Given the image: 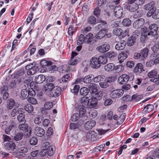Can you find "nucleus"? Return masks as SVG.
Returning <instances> with one entry per match:
<instances>
[{
	"label": "nucleus",
	"mask_w": 159,
	"mask_h": 159,
	"mask_svg": "<svg viewBox=\"0 0 159 159\" xmlns=\"http://www.w3.org/2000/svg\"><path fill=\"white\" fill-rule=\"evenodd\" d=\"M144 2V0H128L127 9L131 12L135 11L139 8V5L143 4Z\"/></svg>",
	"instance_id": "f257e3e1"
},
{
	"label": "nucleus",
	"mask_w": 159,
	"mask_h": 159,
	"mask_svg": "<svg viewBox=\"0 0 159 159\" xmlns=\"http://www.w3.org/2000/svg\"><path fill=\"white\" fill-rule=\"evenodd\" d=\"M143 29L144 31V35L154 36L156 35L157 33L158 30L157 25L155 24H153L150 25L148 27V31H147V29L146 28H143Z\"/></svg>",
	"instance_id": "f03ea898"
},
{
	"label": "nucleus",
	"mask_w": 159,
	"mask_h": 159,
	"mask_svg": "<svg viewBox=\"0 0 159 159\" xmlns=\"http://www.w3.org/2000/svg\"><path fill=\"white\" fill-rule=\"evenodd\" d=\"M134 78V76L133 75L129 77L128 75L126 74H123L119 77L118 82L120 84H124L127 83L129 80H131Z\"/></svg>",
	"instance_id": "7ed1b4c3"
},
{
	"label": "nucleus",
	"mask_w": 159,
	"mask_h": 159,
	"mask_svg": "<svg viewBox=\"0 0 159 159\" xmlns=\"http://www.w3.org/2000/svg\"><path fill=\"white\" fill-rule=\"evenodd\" d=\"M124 91L122 89H117L112 91L110 94V97L112 98H118L121 97L124 94Z\"/></svg>",
	"instance_id": "20e7f679"
},
{
	"label": "nucleus",
	"mask_w": 159,
	"mask_h": 159,
	"mask_svg": "<svg viewBox=\"0 0 159 159\" xmlns=\"http://www.w3.org/2000/svg\"><path fill=\"white\" fill-rule=\"evenodd\" d=\"M157 71L156 69H153L149 72L148 75L149 78L152 79L151 81L153 82H156L159 80V75H157Z\"/></svg>",
	"instance_id": "39448f33"
},
{
	"label": "nucleus",
	"mask_w": 159,
	"mask_h": 159,
	"mask_svg": "<svg viewBox=\"0 0 159 159\" xmlns=\"http://www.w3.org/2000/svg\"><path fill=\"white\" fill-rule=\"evenodd\" d=\"M90 66L93 68L98 69L101 66L98 58L96 57H92L90 60Z\"/></svg>",
	"instance_id": "423d86ee"
},
{
	"label": "nucleus",
	"mask_w": 159,
	"mask_h": 159,
	"mask_svg": "<svg viewBox=\"0 0 159 159\" xmlns=\"http://www.w3.org/2000/svg\"><path fill=\"white\" fill-rule=\"evenodd\" d=\"M147 16L150 17L152 16V18L154 19L159 18V9L154 11L153 8L151 9L147 14Z\"/></svg>",
	"instance_id": "0eeeda50"
},
{
	"label": "nucleus",
	"mask_w": 159,
	"mask_h": 159,
	"mask_svg": "<svg viewBox=\"0 0 159 159\" xmlns=\"http://www.w3.org/2000/svg\"><path fill=\"white\" fill-rule=\"evenodd\" d=\"M61 88L58 86L54 87L53 89L50 92V95L51 96L56 97L58 96L61 93Z\"/></svg>",
	"instance_id": "6e6552de"
},
{
	"label": "nucleus",
	"mask_w": 159,
	"mask_h": 159,
	"mask_svg": "<svg viewBox=\"0 0 159 159\" xmlns=\"http://www.w3.org/2000/svg\"><path fill=\"white\" fill-rule=\"evenodd\" d=\"M114 13L115 16L118 18H120L121 17L123 14V9L122 7L118 6L115 7Z\"/></svg>",
	"instance_id": "1a4fd4ad"
},
{
	"label": "nucleus",
	"mask_w": 159,
	"mask_h": 159,
	"mask_svg": "<svg viewBox=\"0 0 159 159\" xmlns=\"http://www.w3.org/2000/svg\"><path fill=\"white\" fill-rule=\"evenodd\" d=\"M35 134L38 137H42L45 134L44 129L40 127L37 126L35 127L34 129Z\"/></svg>",
	"instance_id": "9d476101"
},
{
	"label": "nucleus",
	"mask_w": 159,
	"mask_h": 159,
	"mask_svg": "<svg viewBox=\"0 0 159 159\" xmlns=\"http://www.w3.org/2000/svg\"><path fill=\"white\" fill-rule=\"evenodd\" d=\"M145 20L144 19L141 18L135 20L133 23V26L135 29L141 28L144 24Z\"/></svg>",
	"instance_id": "9b49d317"
},
{
	"label": "nucleus",
	"mask_w": 159,
	"mask_h": 159,
	"mask_svg": "<svg viewBox=\"0 0 159 159\" xmlns=\"http://www.w3.org/2000/svg\"><path fill=\"white\" fill-rule=\"evenodd\" d=\"M110 48V47L108 44H104L98 47L96 49L99 52L104 53L108 51Z\"/></svg>",
	"instance_id": "f8f14e48"
},
{
	"label": "nucleus",
	"mask_w": 159,
	"mask_h": 159,
	"mask_svg": "<svg viewBox=\"0 0 159 159\" xmlns=\"http://www.w3.org/2000/svg\"><path fill=\"white\" fill-rule=\"evenodd\" d=\"M18 128L19 129L21 130L28 132L26 134V135L27 137H29L30 135L31 134V130L30 129L29 130V129H28V126L27 124H20L18 126Z\"/></svg>",
	"instance_id": "ddd939ff"
},
{
	"label": "nucleus",
	"mask_w": 159,
	"mask_h": 159,
	"mask_svg": "<svg viewBox=\"0 0 159 159\" xmlns=\"http://www.w3.org/2000/svg\"><path fill=\"white\" fill-rule=\"evenodd\" d=\"M16 145L12 141L6 143L4 145V148L6 150H14L16 148Z\"/></svg>",
	"instance_id": "4468645a"
},
{
	"label": "nucleus",
	"mask_w": 159,
	"mask_h": 159,
	"mask_svg": "<svg viewBox=\"0 0 159 159\" xmlns=\"http://www.w3.org/2000/svg\"><path fill=\"white\" fill-rule=\"evenodd\" d=\"M96 125V122L94 120H89L87 121L84 124V127L89 129H92Z\"/></svg>",
	"instance_id": "2eb2a0df"
},
{
	"label": "nucleus",
	"mask_w": 159,
	"mask_h": 159,
	"mask_svg": "<svg viewBox=\"0 0 159 159\" xmlns=\"http://www.w3.org/2000/svg\"><path fill=\"white\" fill-rule=\"evenodd\" d=\"M126 44L125 41H121L118 42L115 46V49L118 50H121L124 49Z\"/></svg>",
	"instance_id": "dca6fc26"
},
{
	"label": "nucleus",
	"mask_w": 159,
	"mask_h": 159,
	"mask_svg": "<svg viewBox=\"0 0 159 159\" xmlns=\"http://www.w3.org/2000/svg\"><path fill=\"white\" fill-rule=\"evenodd\" d=\"M93 34L89 33L87 34L85 37V42L88 44H92L94 43V42L93 39Z\"/></svg>",
	"instance_id": "f3484780"
},
{
	"label": "nucleus",
	"mask_w": 159,
	"mask_h": 159,
	"mask_svg": "<svg viewBox=\"0 0 159 159\" xmlns=\"http://www.w3.org/2000/svg\"><path fill=\"white\" fill-rule=\"evenodd\" d=\"M107 31L105 29V30H101L95 35L96 38L98 39H102L105 37L107 34Z\"/></svg>",
	"instance_id": "a211bd4d"
},
{
	"label": "nucleus",
	"mask_w": 159,
	"mask_h": 159,
	"mask_svg": "<svg viewBox=\"0 0 159 159\" xmlns=\"http://www.w3.org/2000/svg\"><path fill=\"white\" fill-rule=\"evenodd\" d=\"M97 100L95 98L92 97V98L89 99L88 106L90 107L94 108L97 106Z\"/></svg>",
	"instance_id": "6ab92c4d"
},
{
	"label": "nucleus",
	"mask_w": 159,
	"mask_h": 159,
	"mask_svg": "<svg viewBox=\"0 0 159 159\" xmlns=\"http://www.w3.org/2000/svg\"><path fill=\"white\" fill-rule=\"evenodd\" d=\"M85 136L86 140H94L95 139V135L93 131H91L87 132Z\"/></svg>",
	"instance_id": "aec40b11"
},
{
	"label": "nucleus",
	"mask_w": 159,
	"mask_h": 159,
	"mask_svg": "<svg viewBox=\"0 0 159 159\" xmlns=\"http://www.w3.org/2000/svg\"><path fill=\"white\" fill-rule=\"evenodd\" d=\"M45 76L43 75H40L36 76L35 80L37 84H41L43 83L45 80Z\"/></svg>",
	"instance_id": "412c9836"
},
{
	"label": "nucleus",
	"mask_w": 159,
	"mask_h": 159,
	"mask_svg": "<svg viewBox=\"0 0 159 159\" xmlns=\"http://www.w3.org/2000/svg\"><path fill=\"white\" fill-rule=\"evenodd\" d=\"M97 112L94 110L90 111L86 115L87 117L90 119L95 118L97 116Z\"/></svg>",
	"instance_id": "4be33fe9"
},
{
	"label": "nucleus",
	"mask_w": 159,
	"mask_h": 159,
	"mask_svg": "<svg viewBox=\"0 0 159 159\" xmlns=\"http://www.w3.org/2000/svg\"><path fill=\"white\" fill-rule=\"evenodd\" d=\"M115 68V65L112 63H110L106 65L104 67V69L108 72L113 71Z\"/></svg>",
	"instance_id": "5701e85b"
},
{
	"label": "nucleus",
	"mask_w": 159,
	"mask_h": 159,
	"mask_svg": "<svg viewBox=\"0 0 159 159\" xmlns=\"http://www.w3.org/2000/svg\"><path fill=\"white\" fill-rule=\"evenodd\" d=\"M91 96L95 98L97 100H99L102 98V92L100 91H97L96 92L92 93Z\"/></svg>",
	"instance_id": "b1692460"
},
{
	"label": "nucleus",
	"mask_w": 159,
	"mask_h": 159,
	"mask_svg": "<svg viewBox=\"0 0 159 159\" xmlns=\"http://www.w3.org/2000/svg\"><path fill=\"white\" fill-rule=\"evenodd\" d=\"M149 49L147 48H145L141 50V59H143L146 58L148 55Z\"/></svg>",
	"instance_id": "393cba45"
},
{
	"label": "nucleus",
	"mask_w": 159,
	"mask_h": 159,
	"mask_svg": "<svg viewBox=\"0 0 159 159\" xmlns=\"http://www.w3.org/2000/svg\"><path fill=\"white\" fill-rule=\"evenodd\" d=\"M127 57V54L125 53L121 52L120 53L118 57V60L120 63H121L123 62Z\"/></svg>",
	"instance_id": "a878e982"
},
{
	"label": "nucleus",
	"mask_w": 159,
	"mask_h": 159,
	"mask_svg": "<svg viewBox=\"0 0 159 159\" xmlns=\"http://www.w3.org/2000/svg\"><path fill=\"white\" fill-rule=\"evenodd\" d=\"M143 69L142 64L141 63H139L134 69V72L136 73H140L143 71Z\"/></svg>",
	"instance_id": "bb28decb"
},
{
	"label": "nucleus",
	"mask_w": 159,
	"mask_h": 159,
	"mask_svg": "<svg viewBox=\"0 0 159 159\" xmlns=\"http://www.w3.org/2000/svg\"><path fill=\"white\" fill-rule=\"evenodd\" d=\"M54 87L53 84L52 83L47 84L43 86V90L45 91H51Z\"/></svg>",
	"instance_id": "cd10ccee"
},
{
	"label": "nucleus",
	"mask_w": 159,
	"mask_h": 159,
	"mask_svg": "<svg viewBox=\"0 0 159 159\" xmlns=\"http://www.w3.org/2000/svg\"><path fill=\"white\" fill-rule=\"evenodd\" d=\"M15 102L13 99H10L8 100L7 102V108L8 110H10L15 105Z\"/></svg>",
	"instance_id": "c85d7f7f"
},
{
	"label": "nucleus",
	"mask_w": 159,
	"mask_h": 159,
	"mask_svg": "<svg viewBox=\"0 0 159 159\" xmlns=\"http://www.w3.org/2000/svg\"><path fill=\"white\" fill-rule=\"evenodd\" d=\"M89 98L88 97H82L80 102L83 105L88 106L89 105Z\"/></svg>",
	"instance_id": "c756f323"
},
{
	"label": "nucleus",
	"mask_w": 159,
	"mask_h": 159,
	"mask_svg": "<svg viewBox=\"0 0 159 159\" xmlns=\"http://www.w3.org/2000/svg\"><path fill=\"white\" fill-rule=\"evenodd\" d=\"M155 3L154 1H152L146 4L144 7V9L148 10L151 8V9L153 8Z\"/></svg>",
	"instance_id": "7c9ffc66"
},
{
	"label": "nucleus",
	"mask_w": 159,
	"mask_h": 159,
	"mask_svg": "<svg viewBox=\"0 0 159 159\" xmlns=\"http://www.w3.org/2000/svg\"><path fill=\"white\" fill-rule=\"evenodd\" d=\"M89 87V89L91 91V94L97 91V85L93 83L90 84Z\"/></svg>",
	"instance_id": "2f4dec72"
},
{
	"label": "nucleus",
	"mask_w": 159,
	"mask_h": 159,
	"mask_svg": "<svg viewBox=\"0 0 159 159\" xmlns=\"http://www.w3.org/2000/svg\"><path fill=\"white\" fill-rule=\"evenodd\" d=\"M98 58L100 65L101 64H104L107 62V59L105 56H100Z\"/></svg>",
	"instance_id": "473e14b6"
},
{
	"label": "nucleus",
	"mask_w": 159,
	"mask_h": 159,
	"mask_svg": "<svg viewBox=\"0 0 159 159\" xmlns=\"http://www.w3.org/2000/svg\"><path fill=\"white\" fill-rule=\"evenodd\" d=\"M20 94L21 97L24 99L26 98L29 95V93L26 89L22 90Z\"/></svg>",
	"instance_id": "72a5a7b5"
},
{
	"label": "nucleus",
	"mask_w": 159,
	"mask_h": 159,
	"mask_svg": "<svg viewBox=\"0 0 159 159\" xmlns=\"http://www.w3.org/2000/svg\"><path fill=\"white\" fill-rule=\"evenodd\" d=\"M15 123L13 121H11L8 127L5 129V132L7 134H9L10 131L14 128Z\"/></svg>",
	"instance_id": "f704fd0d"
},
{
	"label": "nucleus",
	"mask_w": 159,
	"mask_h": 159,
	"mask_svg": "<svg viewBox=\"0 0 159 159\" xmlns=\"http://www.w3.org/2000/svg\"><path fill=\"white\" fill-rule=\"evenodd\" d=\"M79 60V58L71 57L70 60L68 62V64L71 65H75L78 62Z\"/></svg>",
	"instance_id": "c9c22d12"
},
{
	"label": "nucleus",
	"mask_w": 159,
	"mask_h": 159,
	"mask_svg": "<svg viewBox=\"0 0 159 159\" xmlns=\"http://www.w3.org/2000/svg\"><path fill=\"white\" fill-rule=\"evenodd\" d=\"M89 93V90L85 87H83L80 89V93L82 95L86 96Z\"/></svg>",
	"instance_id": "e433bc0d"
},
{
	"label": "nucleus",
	"mask_w": 159,
	"mask_h": 159,
	"mask_svg": "<svg viewBox=\"0 0 159 159\" xmlns=\"http://www.w3.org/2000/svg\"><path fill=\"white\" fill-rule=\"evenodd\" d=\"M136 39L135 37L131 36L129 37L128 39V45L129 46H132L134 44Z\"/></svg>",
	"instance_id": "4c0bfd02"
},
{
	"label": "nucleus",
	"mask_w": 159,
	"mask_h": 159,
	"mask_svg": "<svg viewBox=\"0 0 159 159\" xmlns=\"http://www.w3.org/2000/svg\"><path fill=\"white\" fill-rule=\"evenodd\" d=\"M93 77H94V76L92 74L87 75L83 78V82L86 83H88L91 81L92 78Z\"/></svg>",
	"instance_id": "58836bf2"
},
{
	"label": "nucleus",
	"mask_w": 159,
	"mask_h": 159,
	"mask_svg": "<svg viewBox=\"0 0 159 159\" xmlns=\"http://www.w3.org/2000/svg\"><path fill=\"white\" fill-rule=\"evenodd\" d=\"M154 106L152 104H148L144 107V111L145 112H149L153 110Z\"/></svg>",
	"instance_id": "ea45409f"
},
{
	"label": "nucleus",
	"mask_w": 159,
	"mask_h": 159,
	"mask_svg": "<svg viewBox=\"0 0 159 159\" xmlns=\"http://www.w3.org/2000/svg\"><path fill=\"white\" fill-rule=\"evenodd\" d=\"M84 41H85L84 36L83 34H81L79 37L77 41V44L78 45L82 44Z\"/></svg>",
	"instance_id": "a19ab883"
},
{
	"label": "nucleus",
	"mask_w": 159,
	"mask_h": 159,
	"mask_svg": "<svg viewBox=\"0 0 159 159\" xmlns=\"http://www.w3.org/2000/svg\"><path fill=\"white\" fill-rule=\"evenodd\" d=\"M24 109L26 111L29 113H31L34 110V108L30 104H27L24 107Z\"/></svg>",
	"instance_id": "79ce46f5"
},
{
	"label": "nucleus",
	"mask_w": 159,
	"mask_h": 159,
	"mask_svg": "<svg viewBox=\"0 0 159 159\" xmlns=\"http://www.w3.org/2000/svg\"><path fill=\"white\" fill-rule=\"evenodd\" d=\"M104 76L103 75H99L94 78H92L95 82H98L102 81L104 79Z\"/></svg>",
	"instance_id": "37998d69"
},
{
	"label": "nucleus",
	"mask_w": 159,
	"mask_h": 159,
	"mask_svg": "<svg viewBox=\"0 0 159 159\" xmlns=\"http://www.w3.org/2000/svg\"><path fill=\"white\" fill-rule=\"evenodd\" d=\"M122 24L124 26H129L131 24V21L129 18L124 19L122 20Z\"/></svg>",
	"instance_id": "c03bdc74"
},
{
	"label": "nucleus",
	"mask_w": 159,
	"mask_h": 159,
	"mask_svg": "<svg viewBox=\"0 0 159 159\" xmlns=\"http://www.w3.org/2000/svg\"><path fill=\"white\" fill-rule=\"evenodd\" d=\"M79 115L83 116L85 114L86 110L84 107L83 106H80L79 107Z\"/></svg>",
	"instance_id": "a18cd8bd"
},
{
	"label": "nucleus",
	"mask_w": 159,
	"mask_h": 159,
	"mask_svg": "<svg viewBox=\"0 0 159 159\" xmlns=\"http://www.w3.org/2000/svg\"><path fill=\"white\" fill-rule=\"evenodd\" d=\"M98 27L99 29H102L104 30L105 29L107 31L106 22L104 21H102L98 25Z\"/></svg>",
	"instance_id": "49530a36"
},
{
	"label": "nucleus",
	"mask_w": 159,
	"mask_h": 159,
	"mask_svg": "<svg viewBox=\"0 0 159 159\" xmlns=\"http://www.w3.org/2000/svg\"><path fill=\"white\" fill-rule=\"evenodd\" d=\"M122 32V30L119 28H115L114 29L113 31V34L116 36L120 35Z\"/></svg>",
	"instance_id": "de8ad7c7"
},
{
	"label": "nucleus",
	"mask_w": 159,
	"mask_h": 159,
	"mask_svg": "<svg viewBox=\"0 0 159 159\" xmlns=\"http://www.w3.org/2000/svg\"><path fill=\"white\" fill-rule=\"evenodd\" d=\"M70 76L69 74H67L64 75L60 80V83L66 82L70 80Z\"/></svg>",
	"instance_id": "09e8293b"
},
{
	"label": "nucleus",
	"mask_w": 159,
	"mask_h": 159,
	"mask_svg": "<svg viewBox=\"0 0 159 159\" xmlns=\"http://www.w3.org/2000/svg\"><path fill=\"white\" fill-rule=\"evenodd\" d=\"M52 62L51 61H47L46 60H42L40 61V64L43 66L51 65Z\"/></svg>",
	"instance_id": "8fccbe9b"
},
{
	"label": "nucleus",
	"mask_w": 159,
	"mask_h": 159,
	"mask_svg": "<svg viewBox=\"0 0 159 159\" xmlns=\"http://www.w3.org/2000/svg\"><path fill=\"white\" fill-rule=\"evenodd\" d=\"M155 64H157L159 63V56L158 55L154 54L151 57Z\"/></svg>",
	"instance_id": "3c124183"
},
{
	"label": "nucleus",
	"mask_w": 159,
	"mask_h": 159,
	"mask_svg": "<svg viewBox=\"0 0 159 159\" xmlns=\"http://www.w3.org/2000/svg\"><path fill=\"white\" fill-rule=\"evenodd\" d=\"M50 146L49 143L47 142L43 143L42 147V150L45 153H46Z\"/></svg>",
	"instance_id": "603ef678"
},
{
	"label": "nucleus",
	"mask_w": 159,
	"mask_h": 159,
	"mask_svg": "<svg viewBox=\"0 0 159 159\" xmlns=\"http://www.w3.org/2000/svg\"><path fill=\"white\" fill-rule=\"evenodd\" d=\"M42 120V117L39 116H38L34 118V122L35 124L39 125L41 123Z\"/></svg>",
	"instance_id": "864d4df0"
},
{
	"label": "nucleus",
	"mask_w": 159,
	"mask_h": 159,
	"mask_svg": "<svg viewBox=\"0 0 159 159\" xmlns=\"http://www.w3.org/2000/svg\"><path fill=\"white\" fill-rule=\"evenodd\" d=\"M37 66L34 67L28 70L27 74L28 75H33L34 74L37 70Z\"/></svg>",
	"instance_id": "5fc2aeb1"
},
{
	"label": "nucleus",
	"mask_w": 159,
	"mask_h": 159,
	"mask_svg": "<svg viewBox=\"0 0 159 159\" xmlns=\"http://www.w3.org/2000/svg\"><path fill=\"white\" fill-rule=\"evenodd\" d=\"M23 134L22 133H17L14 137V139L16 141L20 140L23 137Z\"/></svg>",
	"instance_id": "6e6d98bb"
},
{
	"label": "nucleus",
	"mask_w": 159,
	"mask_h": 159,
	"mask_svg": "<svg viewBox=\"0 0 159 159\" xmlns=\"http://www.w3.org/2000/svg\"><path fill=\"white\" fill-rule=\"evenodd\" d=\"M75 28L72 25L69 26L68 33L69 35L72 36L75 32Z\"/></svg>",
	"instance_id": "4d7b16f0"
},
{
	"label": "nucleus",
	"mask_w": 159,
	"mask_h": 159,
	"mask_svg": "<svg viewBox=\"0 0 159 159\" xmlns=\"http://www.w3.org/2000/svg\"><path fill=\"white\" fill-rule=\"evenodd\" d=\"M53 106V103L52 102H46L44 105V108L47 110L50 109Z\"/></svg>",
	"instance_id": "13d9d810"
},
{
	"label": "nucleus",
	"mask_w": 159,
	"mask_h": 159,
	"mask_svg": "<svg viewBox=\"0 0 159 159\" xmlns=\"http://www.w3.org/2000/svg\"><path fill=\"white\" fill-rule=\"evenodd\" d=\"M24 73V72L23 70L20 69L15 73L14 76L15 78H17L19 76L23 75Z\"/></svg>",
	"instance_id": "bf43d9fd"
},
{
	"label": "nucleus",
	"mask_w": 159,
	"mask_h": 159,
	"mask_svg": "<svg viewBox=\"0 0 159 159\" xmlns=\"http://www.w3.org/2000/svg\"><path fill=\"white\" fill-rule=\"evenodd\" d=\"M80 89V86L78 85H75L73 89H71V91L72 93L76 94L78 93Z\"/></svg>",
	"instance_id": "052dcab7"
},
{
	"label": "nucleus",
	"mask_w": 159,
	"mask_h": 159,
	"mask_svg": "<svg viewBox=\"0 0 159 159\" xmlns=\"http://www.w3.org/2000/svg\"><path fill=\"white\" fill-rule=\"evenodd\" d=\"M107 55L109 58H112L116 57L117 53L113 51H110L107 53Z\"/></svg>",
	"instance_id": "680f3d73"
},
{
	"label": "nucleus",
	"mask_w": 159,
	"mask_h": 159,
	"mask_svg": "<svg viewBox=\"0 0 159 159\" xmlns=\"http://www.w3.org/2000/svg\"><path fill=\"white\" fill-rule=\"evenodd\" d=\"M79 114L78 113H75L71 116V120L75 122L79 119Z\"/></svg>",
	"instance_id": "e2e57ef3"
},
{
	"label": "nucleus",
	"mask_w": 159,
	"mask_h": 159,
	"mask_svg": "<svg viewBox=\"0 0 159 159\" xmlns=\"http://www.w3.org/2000/svg\"><path fill=\"white\" fill-rule=\"evenodd\" d=\"M94 15L97 17H98L100 14V10L98 7H96L93 11Z\"/></svg>",
	"instance_id": "0e129e2a"
},
{
	"label": "nucleus",
	"mask_w": 159,
	"mask_h": 159,
	"mask_svg": "<svg viewBox=\"0 0 159 159\" xmlns=\"http://www.w3.org/2000/svg\"><path fill=\"white\" fill-rule=\"evenodd\" d=\"M96 22V19L93 16H92L89 17L88 19V22L90 24H94Z\"/></svg>",
	"instance_id": "69168bd1"
},
{
	"label": "nucleus",
	"mask_w": 159,
	"mask_h": 159,
	"mask_svg": "<svg viewBox=\"0 0 159 159\" xmlns=\"http://www.w3.org/2000/svg\"><path fill=\"white\" fill-rule=\"evenodd\" d=\"M28 101L30 103L33 104H36L37 103V100L33 97H30L28 98Z\"/></svg>",
	"instance_id": "338daca9"
},
{
	"label": "nucleus",
	"mask_w": 159,
	"mask_h": 159,
	"mask_svg": "<svg viewBox=\"0 0 159 159\" xmlns=\"http://www.w3.org/2000/svg\"><path fill=\"white\" fill-rule=\"evenodd\" d=\"M38 140L36 138L33 137L31 138L30 141V144L33 145H35L37 143Z\"/></svg>",
	"instance_id": "774afa93"
}]
</instances>
